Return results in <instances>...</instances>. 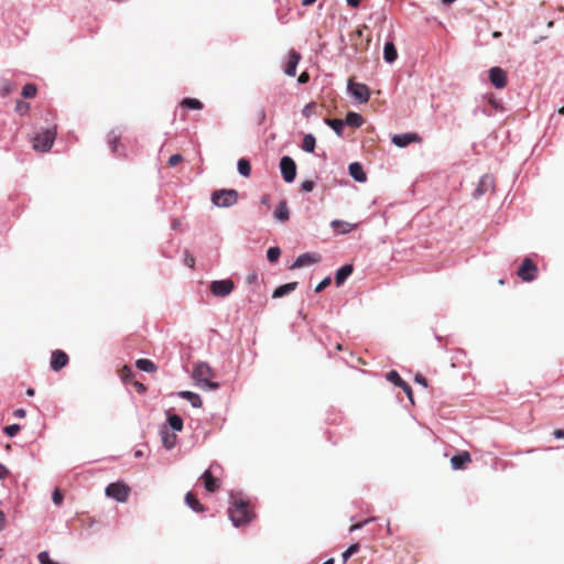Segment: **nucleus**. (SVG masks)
I'll use <instances>...</instances> for the list:
<instances>
[{"mask_svg":"<svg viewBox=\"0 0 564 564\" xmlns=\"http://www.w3.org/2000/svg\"><path fill=\"white\" fill-rule=\"evenodd\" d=\"M230 498L232 499V502L228 509V516L232 525L239 528L248 524L254 516L248 502L242 499H234L232 494L230 495Z\"/></svg>","mask_w":564,"mask_h":564,"instance_id":"1","label":"nucleus"},{"mask_svg":"<svg viewBox=\"0 0 564 564\" xmlns=\"http://www.w3.org/2000/svg\"><path fill=\"white\" fill-rule=\"evenodd\" d=\"M213 376V370L208 364L199 361L194 366L193 379L196 383L204 389L217 390L219 383L210 381L209 378Z\"/></svg>","mask_w":564,"mask_h":564,"instance_id":"2","label":"nucleus"},{"mask_svg":"<svg viewBox=\"0 0 564 564\" xmlns=\"http://www.w3.org/2000/svg\"><path fill=\"white\" fill-rule=\"evenodd\" d=\"M55 138V128H47L41 130L33 138V149L40 152H48L54 144Z\"/></svg>","mask_w":564,"mask_h":564,"instance_id":"3","label":"nucleus"},{"mask_svg":"<svg viewBox=\"0 0 564 564\" xmlns=\"http://www.w3.org/2000/svg\"><path fill=\"white\" fill-rule=\"evenodd\" d=\"M238 202L236 189H217L212 193V203L220 208H228Z\"/></svg>","mask_w":564,"mask_h":564,"instance_id":"4","label":"nucleus"},{"mask_svg":"<svg viewBox=\"0 0 564 564\" xmlns=\"http://www.w3.org/2000/svg\"><path fill=\"white\" fill-rule=\"evenodd\" d=\"M518 276L523 282H532L538 278V267L530 258H524L517 271Z\"/></svg>","mask_w":564,"mask_h":564,"instance_id":"5","label":"nucleus"},{"mask_svg":"<svg viewBox=\"0 0 564 564\" xmlns=\"http://www.w3.org/2000/svg\"><path fill=\"white\" fill-rule=\"evenodd\" d=\"M129 487L122 482H112L106 487V496L117 502H126L129 497Z\"/></svg>","mask_w":564,"mask_h":564,"instance_id":"6","label":"nucleus"},{"mask_svg":"<svg viewBox=\"0 0 564 564\" xmlns=\"http://www.w3.org/2000/svg\"><path fill=\"white\" fill-rule=\"evenodd\" d=\"M280 170L282 177L285 183H292L296 177V164L295 161L289 156L284 155L280 160Z\"/></svg>","mask_w":564,"mask_h":564,"instance_id":"7","label":"nucleus"},{"mask_svg":"<svg viewBox=\"0 0 564 564\" xmlns=\"http://www.w3.org/2000/svg\"><path fill=\"white\" fill-rule=\"evenodd\" d=\"M348 93L357 99L360 104H365L370 98V89L366 84L348 82Z\"/></svg>","mask_w":564,"mask_h":564,"instance_id":"8","label":"nucleus"},{"mask_svg":"<svg viewBox=\"0 0 564 564\" xmlns=\"http://www.w3.org/2000/svg\"><path fill=\"white\" fill-rule=\"evenodd\" d=\"M234 286L231 280H216L210 283V292L215 296L225 297L232 292Z\"/></svg>","mask_w":564,"mask_h":564,"instance_id":"9","label":"nucleus"},{"mask_svg":"<svg viewBox=\"0 0 564 564\" xmlns=\"http://www.w3.org/2000/svg\"><path fill=\"white\" fill-rule=\"evenodd\" d=\"M219 468L220 466L217 463H214L200 476L204 481V487L208 492H215L219 487L218 480L213 476V473Z\"/></svg>","mask_w":564,"mask_h":564,"instance_id":"10","label":"nucleus"},{"mask_svg":"<svg viewBox=\"0 0 564 564\" xmlns=\"http://www.w3.org/2000/svg\"><path fill=\"white\" fill-rule=\"evenodd\" d=\"M495 182L492 175L485 174L480 177L475 191L473 192L474 198H479L489 191H494Z\"/></svg>","mask_w":564,"mask_h":564,"instance_id":"11","label":"nucleus"},{"mask_svg":"<svg viewBox=\"0 0 564 564\" xmlns=\"http://www.w3.org/2000/svg\"><path fill=\"white\" fill-rule=\"evenodd\" d=\"M489 80L495 88L502 89L507 86L508 79L506 72L498 66L489 69Z\"/></svg>","mask_w":564,"mask_h":564,"instance_id":"12","label":"nucleus"},{"mask_svg":"<svg viewBox=\"0 0 564 564\" xmlns=\"http://www.w3.org/2000/svg\"><path fill=\"white\" fill-rule=\"evenodd\" d=\"M321 261V254L316 252H304L300 254L293 262L291 269L303 268Z\"/></svg>","mask_w":564,"mask_h":564,"instance_id":"13","label":"nucleus"},{"mask_svg":"<svg viewBox=\"0 0 564 564\" xmlns=\"http://www.w3.org/2000/svg\"><path fill=\"white\" fill-rule=\"evenodd\" d=\"M68 356L63 350H54L51 357V369L54 371H59L68 364Z\"/></svg>","mask_w":564,"mask_h":564,"instance_id":"14","label":"nucleus"},{"mask_svg":"<svg viewBox=\"0 0 564 564\" xmlns=\"http://www.w3.org/2000/svg\"><path fill=\"white\" fill-rule=\"evenodd\" d=\"M160 436H161L162 444L166 449H172L175 447L177 436H176L175 432H172L169 430V426L162 425L160 427Z\"/></svg>","mask_w":564,"mask_h":564,"instance_id":"15","label":"nucleus"},{"mask_svg":"<svg viewBox=\"0 0 564 564\" xmlns=\"http://www.w3.org/2000/svg\"><path fill=\"white\" fill-rule=\"evenodd\" d=\"M420 140L421 138L416 133H399L394 134L391 139L392 143L399 148H404Z\"/></svg>","mask_w":564,"mask_h":564,"instance_id":"16","label":"nucleus"},{"mask_svg":"<svg viewBox=\"0 0 564 564\" xmlns=\"http://www.w3.org/2000/svg\"><path fill=\"white\" fill-rule=\"evenodd\" d=\"M300 59H301V55L296 51L291 50L289 52L288 62L284 67L285 75H288L290 77H294L296 75V67H297Z\"/></svg>","mask_w":564,"mask_h":564,"instance_id":"17","label":"nucleus"},{"mask_svg":"<svg viewBox=\"0 0 564 564\" xmlns=\"http://www.w3.org/2000/svg\"><path fill=\"white\" fill-rule=\"evenodd\" d=\"M386 377L389 382H392L395 386L402 388V390L406 393L409 399L412 400L411 387L400 377V375L395 370L389 371Z\"/></svg>","mask_w":564,"mask_h":564,"instance_id":"18","label":"nucleus"},{"mask_svg":"<svg viewBox=\"0 0 564 564\" xmlns=\"http://www.w3.org/2000/svg\"><path fill=\"white\" fill-rule=\"evenodd\" d=\"M348 172H349V175L356 182L364 183L367 180V175H366L361 164L358 163V162L350 163L349 166H348Z\"/></svg>","mask_w":564,"mask_h":564,"instance_id":"19","label":"nucleus"},{"mask_svg":"<svg viewBox=\"0 0 564 564\" xmlns=\"http://www.w3.org/2000/svg\"><path fill=\"white\" fill-rule=\"evenodd\" d=\"M177 397L188 401L193 408L198 409L203 405L202 398L196 392L183 390L177 392Z\"/></svg>","mask_w":564,"mask_h":564,"instance_id":"20","label":"nucleus"},{"mask_svg":"<svg viewBox=\"0 0 564 564\" xmlns=\"http://www.w3.org/2000/svg\"><path fill=\"white\" fill-rule=\"evenodd\" d=\"M470 462V454L468 452H462L452 457L451 464L454 470L463 469L466 463Z\"/></svg>","mask_w":564,"mask_h":564,"instance_id":"21","label":"nucleus"},{"mask_svg":"<svg viewBox=\"0 0 564 564\" xmlns=\"http://www.w3.org/2000/svg\"><path fill=\"white\" fill-rule=\"evenodd\" d=\"M354 268L352 264H345L340 267L335 274V283L337 286H340L348 276L352 273Z\"/></svg>","mask_w":564,"mask_h":564,"instance_id":"22","label":"nucleus"},{"mask_svg":"<svg viewBox=\"0 0 564 564\" xmlns=\"http://www.w3.org/2000/svg\"><path fill=\"white\" fill-rule=\"evenodd\" d=\"M273 215L274 218L281 223L288 221L290 219V212L286 200H281L278 204Z\"/></svg>","mask_w":564,"mask_h":564,"instance_id":"23","label":"nucleus"},{"mask_svg":"<svg viewBox=\"0 0 564 564\" xmlns=\"http://www.w3.org/2000/svg\"><path fill=\"white\" fill-rule=\"evenodd\" d=\"M397 58H398V52H397L394 44L392 42H387L383 47V59L388 64H392L397 61Z\"/></svg>","mask_w":564,"mask_h":564,"instance_id":"24","label":"nucleus"},{"mask_svg":"<svg viewBox=\"0 0 564 564\" xmlns=\"http://www.w3.org/2000/svg\"><path fill=\"white\" fill-rule=\"evenodd\" d=\"M296 286H297V282H290L286 284H282L273 291L272 297L273 299L283 297V296L290 294L291 292H293L296 289Z\"/></svg>","mask_w":564,"mask_h":564,"instance_id":"25","label":"nucleus"},{"mask_svg":"<svg viewBox=\"0 0 564 564\" xmlns=\"http://www.w3.org/2000/svg\"><path fill=\"white\" fill-rule=\"evenodd\" d=\"M167 423L172 432H181L184 426L183 419L177 414L167 413Z\"/></svg>","mask_w":564,"mask_h":564,"instance_id":"26","label":"nucleus"},{"mask_svg":"<svg viewBox=\"0 0 564 564\" xmlns=\"http://www.w3.org/2000/svg\"><path fill=\"white\" fill-rule=\"evenodd\" d=\"M344 122L349 127L359 128L364 123V118L357 112L349 111Z\"/></svg>","mask_w":564,"mask_h":564,"instance_id":"27","label":"nucleus"},{"mask_svg":"<svg viewBox=\"0 0 564 564\" xmlns=\"http://www.w3.org/2000/svg\"><path fill=\"white\" fill-rule=\"evenodd\" d=\"M330 226L333 229L338 230L339 234L345 235L352 230L355 225H351L344 220L335 219L330 223Z\"/></svg>","mask_w":564,"mask_h":564,"instance_id":"28","label":"nucleus"},{"mask_svg":"<svg viewBox=\"0 0 564 564\" xmlns=\"http://www.w3.org/2000/svg\"><path fill=\"white\" fill-rule=\"evenodd\" d=\"M316 145V139L312 133H306L302 141V150L307 153H313Z\"/></svg>","mask_w":564,"mask_h":564,"instance_id":"29","label":"nucleus"},{"mask_svg":"<svg viewBox=\"0 0 564 564\" xmlns=\"http://www.w3.org/2000/svg\"><path fill=\"white\" fill-rule=\"evenodd\" d=\"M185 503L188 508H191L194 512H203V505L195 498L192 492H187L185 496Z\"/></svg>","mask_w":564,"mask_h":564,"instance_id":"30","label":"nucleus"},{"mask_svg":"<svg viewBox=\"0 0 564 564\" xmlns=\"http://www.w3.org/2000/svg\"><path fill=\"white\" fill-rule=\"evenodd\" d=\"M135 366L138 369L144 372H153L156 369L155 364L152 360L145 358L138 359L135 361Z\"/></svg>","mask_w":564,"mask_h":564,"instance_id":"31","label":"nucleus"},{"mask_svg":"<svg viewBox=\"0 0 564 564\" xmlns=\"http://www.w3.org/2000/svg\"><path fill=\"white\" fill-rule=\"evenodd\" d=\"M325 123L329 126L338 137L343 135L345 122L341 119H325Z\"/></svg>","mask_w":564,"mask_h":564,"instance_id":"32","label":"nucleus"},{"mask_svg":"<svg viewBox=\"0 0 564 564\" xmlns=\"http://www.w3.org/2000/svg\"><path fill=\"white\" fill-rule=\"evenodd\" d=\"M237 169H238V173L243 177H248L251 173L250 162L246 159L238 160Z\"/></svg>","mask_w":564,"mask_h":564,"instance_id":"33","label":"nucleus"},{"mask_svg":"<svg viewBox=\"0 0 564 564\" xmlns=\"http://www.w3.org/2000/svg\"><path fill=\"white\" fill-rule=\"evenodd\" d=\"M181 105L187 109L199 110L203 108V102L196 98H184Z\"/></svg>","mask_w":564,"mask_h":564,"instance_id":"34","label":"nucleus"},{"mask_svg":"<svg viewBox=\"0 0 564 564\" xmlns=\"http://www.w3.org/2000/svg\"><path fill=\"white\" fill-rule=\"evenodd\" d=\"M119 140L120 133L111 130L108 134V144L113 153L117 152Z\"/></svg>","mask_w":564,"mask_h":564,"instance_id":"35","label":"nucleus"},{"mask_svg":"<svg viewBox=\"0 0 564 564\" xmlns=\"http://www.w3.org/2000/svg\"><path fill=\"white\" fill-rule=\"evenodd\" d=\"M37 88L34 84H25L22 88V96L24 98H32L36 95Z\"/></svg>","mask_w":564,"mask_h":564,"instance_id":"36","label":"nucleus"},{"mask_svg":"<svg viewBox=\"0 0 564 564\" xmlns=\"http://www.w3.org/2000/svg\"><path fill=\"white\" fill-rule=\"evenodd\" d=\"M280 254H281V250L279 247H270L267 251V259L270 261V262H275L279 260L280 258Z\"/></svg>","mask_w":564,"mask_h":564,"instance_id":"37","label":"nucleus"},{"mask_svg":"<svg viewBox=\"0 0 564 564\" xmlns=\"http://www.w3.org/2000/svg\"><path fill=\"white\" fill-rule=\"evenodd\" d=\"M359 550V545L357 543L350 545L346 551L343 552L341 554V557H343V562H347L348 558L355 554L356 552H358Z\"/></svg>","mask_w":564,"mask_h":564,"instance_id":"38","label":"nucleus"},{"mask_svg":"<svg viewBox=\"0 0 564 564\" xmlns=\"http://www.w3.org/2000/svg\"><path fill=\"white\" fill-rule=\"evenodd\" d=\"M40 564H58L51 560L48 552L42 551L37 555Z\"/></svg>","mask_w":564,"mask_h":564,"instance_id":"39","label":"nucleus"},{"mask_svg":"<svg viewBox=\"0 0 564 564\" xmlns=\"http://www.w3.org/2000/svg\"><path fill=\"white\" fill-rule=\"evenodd\" d=\"M20 430H21V427L19 424H11V425H8L4 427V433L9 437H14L19 433Z\"/></svg>","mask_w":564,"mask_h":564,"instance_id":"40","label":"nucleus"},{"mask_svg":"<svg viewBox=\"0 0 564 564\" xmlns=\"http://www.w3.org/2000/svg\"><path fill=\"white\" fill-rule=\"evenodd\" d=\"M315 113V102H308L306 104L302 109V115L305 118H310Z\"/></svg>","mask_w":564,"mask_h":564,"instance_id":"41","label":"nucleus"},{"mask_svg":"<svg viewBox=\"0 0 564 564\" xmlns=\"http://www.w3.org/2000/svg\"><path fill=\"white\" fill-rule=\"evenodd\" d=\"M315 183L311 180H305L301 183V192L310 193L313 191Z\"/></svg>","mask_w":564,"mask_h":564,"instance_id":"42","label":"nucleus"},{"mask_svg":"<svg viewBox=\"0 0 564 564\" xmlns=\"http://www.w3.org/2000/svg\"><path fill=\"white\" fill-rule=\"evenodd\" d=\"M330 276H326L324 278L315 288V292L316 293H319L322 292L323 290H325L329 284H330Z\"/></svg>","mask_w":564,"mask_h":564,"instance_id":"43","label":"nucleus"},{"mask_svg":"<svg viewBox=\"0 0 564 564\" xmlns=\"http://www.w3.org/2000/svg\"><path fill=\"white\" fill-rule=\"evenodd\" d=\"M29 109H30V105L28 102L21 101V100H19L17 102L15 110L19 113L24 115V113H26L29 111Z\"/></svg>","mask_w":564,"mask_h":564,"instance_id":"44","label":"nucleus"},{"mask_svg":"<svg viewBox=\"0 0 564 564\" xmlns=\"http://www.w3.org/2000/svg\"><path fill=\"white\" fill-rule=\"evenodd\" d=\"M182 161H183V156L181 154H173L169 159V165L170 166H176Z\"/></svg>","mask_w":564,"mask_h":564,"instance_id":"45","label":"nucleus"},{"mask_svg":"<svg viewBox=\"0 0 564 564\" xmlns=\"http://www.w3.org/2000/svg\"><path fill=\"white\" fill-rule=\"evenodd\" d=\"M52 500L54 502V505H61L63 502V496L62 494L59 492V490H54L53 495H52Z\"/></svg>","mask_w":564,"mask_h":564,"instance_id":"46","label":"nucleus"},{"mask_svg":"<svg viewBox=\"0 0 564 564\" xmlns=\"http://www.w3.org/2000/svg\"><path fill=\"white\" fill-rule=\"evenodd\" d=\"M10 93H11V85L10 84L7 83V84L0 86V95L2 97L8 96Z\"/></svg>","mask_w":564,"mask_h":564,"instance_id":"47","label":"nucleus"},{"mask_svg":"<svg viewBox=\"0 0 564 564\" xmlns=\"http://www.w3.org/2000/svg\"><path fill=\"white\" fill-rule=\"evenodd\" d=\"M13 415L18 419H23L25 415H26V411L22 408L20 409H17L14 412H13Z\"/></svg>","mask_w":564,"mask_h":564,"instance_id":"48","label":"nucleus"},{"mask_svg":"<svg viewBox=\"0 0 564 564\" xmlns=\"http://www.w3.org/2000/svg\"><path fill=\"white\" fill-rule=\"evenodd\" d=\"M8 474H9L8 468L4 465L0 464V480L6 478L8 476Z\"/></svg>","mask_w":564,"mask_h":564,"instance_id":"49","label":"nucleus"},{"mask_svg":"<svg viewBox=\"0 0 564 564\" xmlns=\"http://www.w3.org/2000/svg\"><path fill=\"white\" fill-rule=\"evenodd\" d=\"M415 381H416L417 383H420V384L424 386V387H426V386H427V381H426V379H425L423 376H421V375H417V376L415 377Z\"/></svg>","mask_w":564,"mask_h":564,"instance_id":"50","label":"nucleus"},{"mask_svg":"<svg viewBox=\"0 0 564 564\" xmlns=\"http://www.w3.org/2000/svg\"><path fill=\"white\" fill-rule=\"evenodd\" d=\"M347 4L351 8H358L361 0H346Z\"/></svg>","mask_w":564,"mask_h":564,"instance_id":"51","label":"nucleus"},{"mask_svg":"<svg viewBox=\"0 0 564 564\" xmlns=\"http://www.w3.org/2000/svg\"><path fill=\"white\" fill-rule=\"evenodd\" d=\"M553 436H554L555 438H557V440H558V438H564V430H555V431L553 432Z\"/></svg>","mask_w":564,"mask_h":564,"instance_id":"52","label":"nucleus"},{"mask_svg":"<svg viewBox=\"0 0 564 564\" xmlns=\"http://www.w3.org/2000/svg\"><path fill=\"white\" fill-rule=\"evenodd\" d=\"M4 524H6V516H4V513L0 510V532L3 530Z\"/></svg>","mask_w":564,"mask_h":564,"instance_id":"53","label":"nucleus"},{"mask_svg":"<svg viewBox=\"0 0 564 564\" xmlns=\"http://www.w3.org/2000/svg\"><path fill=\"white\" fill-rule=\"evenodd\" d=\"M194 262H195V260H194V258H193V257H191V256H186V258H185V263H186L187 265L193 267V265H194Z\"/></svg>","mask_w":564,"mask_h":564,"instance_id":"54","label":"nucleus"},{"mask_svg":"<svg viewBox=\"0 0 564 564\" xmlns=\"http://www.w3.org/2000/svg\"><path fill=\"white\" fill-rule=\"evenodd\" d=\"M307 79H308V76L305 73L301 74L299 77L300 83H305Z\"/></svg>","mask_w":564,"mask_h":564,"instance_id":"55","label":"nucleus"},{"mask_svg":"<svg viewBox=\"0 0 564 564\" xmlns=\"http://www.w3.org/2000/svg\"><path fill=\"white\" fill-rule=\"evenodd\" d=\"M181 221L178 219H173L172 221V228L175 230L180 227Z\"/></svg>","mask_w":564,"mask_h":564,"instance_id":"56","label":"nucleus"},{"mask_svg":"<svg viewBox=\"0 0 564 564\" xmlns=\"http://www.w3.org/2000/svg\"><path fill=\"white\" fill-rule=\"evenodd\" d=\"M316 0H302V6L308 7L313 4Z\"/></svg>","mask_w":564,"mask_h":564,"instance_id":"57","label":"nucleus"},{"mask_svg":"<svg viewBox=\"0 0 564 564\" xmlns=\"http://www.w3.org/2000/svg\"><path fill=\"white\" fill-rule=\"evenodd\" d=\"M25 393L28 397H33L35 394V391L33 388H29V389H26Z\"/></svg>","mask_w":564,"mask_h":564,"instance_id":"58","label":"nucleus"},{"mask_svg":"<svg viewBox=\"0 0 564 564\" xmlns=\"http://www.w3.org/2000/svg\"><path fill=\"white\" fill-rule=\"evenodd\" d=\"M362 525H364V523L354 524V525L350 528V531L358 530V529L362 528Z\"/></svg>","mask_w":564,"mask_h":564,"instance_id":"59","label":"nucleus"},{"mask_svg":"<svg viewBox=\"0 0 564 564\" xmlns=\"http://www.w3.org/2000/svg\"><path fill=\"white\" fill-rule=\"evenodd\" d=\"M259 118H260L261 120H263V119L265 118V112H264V110H263V109H262V110H260V112H259Z\"/></svg>","mask_w":564,"mask_h":564,"instance_id":"60","label":"nucleus"},{"mask_svg":"<svg viewBox=\"0 0 564 564\" xmlns=\"http://www.w3.org/2000/svg\"><path fill=\"white\" fill-rule=\"evenodd\" d=\"M322 564H334V558H328Z\"/></svg>","mask_w":564,"mask_h":564,"instance_id":"61","label":"nucleus"},{"mask_svg":"<svg viewBox=\"0 0 564 564\" xmlns=\"http://www.w3.org/2000/svg\"><path fill=\"white\" fill-rule=\"evenodd\" d=\"M139 391H143L145 388L142 383H137Z\"/></svg>","mask_w":564,"mask_h":564,"instance_id":"62","label":"nucleus"},{"mask_svg":"<svg viewBox=\"0 0 564 564\" xmlns=\"http://www.w3.org/2000/svg\"><path fill=\"white\" fill-rule=\"evenodd\" d=\"M492 36H494V37H496V39H498V37H500V36H501V33H500V32H498V31H496V32H494Z\"/></svg>","mask_w":564,"mask_h":564,"instance_id":"63","label":"nucleus"},{"mask_svg":"<svg viewBox=\"0 0 564 564\" xmlns=\"http://www.w3.org/2000/svg\"><path fill=\"white\" fill-rule=\"evenodd\" d=\"M134 456H135V457H141V456H142V452H141V451H137V452L134 453Z\"/></svg>","mask_w":564,"mask_h":564,"instance_id":"64","label":"nucleus"}]
</instances>
